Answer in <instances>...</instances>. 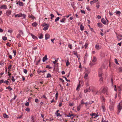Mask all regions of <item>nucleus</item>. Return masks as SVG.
Here are the masks:
<instances>
[{"instance_id": "1", "label": "nucleus", "mask_w": 122, "mask_h": 122, "mask_svg": "<svg viewBox=\"0 0 122 122\" xmlns=\"http://www.w3.org/2000/svg\"><path fill=\"white\" fill-rule=\"evenodd\" d=\"M107 88L106 87H103L101 88L99 91V93H105L107 91Z\"/></svg>"}, {"instance_id": "2", "label": "nucleus", "mask_w": 122, "mask_h": 122, "mask_svg": "<svg viewBox=\"0 0 122 122\" xmlns=\"http://www.w3.org/2000/svg\"><path fill=\"white\" fill-rule=\"evenodd\" d=\"M117 114L119 115V113L122 108V103L120 102L118 103L117 107Z\"/></svg>"}, {"instance_id": "3", "label": "nucleus", "mask_w": 122, "mask_h": 122, "mask_svg": "<svg viewBox=\"0 0 122 122\" xmlns=\"http://www.w3.org/2000/svg\"><path fill=\"white\" fill-rule=\"evenodd\" d=\"M97 61V59L95 56H93V59L92 62L90 63V65L92 66L95 64V62Z\"/></svg>"}, {"instance_id": "4", "label": "nucleus", "mask_w": 122, "mask_h": 122, "mask_svg": "<svg viewBox=\"0 0 122 122\" xmlns=\"http://www.w3.org/2000/svg\"><path fill=\"white\" fill-rule=\"evenodd\" d=\"M90 115L91 116H92V117L93 116H94V117H92L91 118H95L99 116L97 114L95 113H92L91 114H90Z\"/></svg>"}, {"instance_id": "5", "label": "nucleus", "mask_w": 122, "mask_h": 122, "mask_svg": "<svg viewBox=\"0 0 122 122\" xmlns=\"http://www.w3.org/2000/svg\"><path fill=\"white\" fill-rule=\"evenodd\" d=\"M109 108L110 111H112L114 108L113 103H111L109 107Z\"/></svg>"}, {"instance_id": "6", "label": "nucleus", "mask_w": 122, "mask_h": 122, "mask_svg": "<svg viewBox=\"0 0 122 122\" xmlns=\"http://www.w3.org/2000/svg\"><path fill=\"white\" fill-rule=\"evenodd\" d=\"M99 76V77H102V70L101 69H99L98 71Z\"/></svg>"}, {"instance_id": "7", "label": "nucleus", "mask_w": 122, "mask_h": 122, "mask_svg": "<svg viewBox=\"0 0 122 122\" xmlns=\"http://www.w3.org/2000/svg\"><path fill=\"white\" fill-rule=\"evenodd\" d=\"M11 11L9 10H7L6 12V14L7 16H9L11 14Z\"/></svg>"}, {"instance_id": "8", "label": "nucleus", "mask_w": 122, "mask_h": 122, "mask_svg": "<svg viewBox=\"0 0 122 122\" xmlns=\"http://www.w3.org/2000/svg\"><path fill=\"white\" fill-rule=\"evenodd\" d=\"M98 1V0H93L92 1L90 2V4L91 5H93L95 3L97 2Z\"/></svg>"}, {"instance_id": "9", "label": "nucleus", "mask_w": 122, "mask_h": 122, "mask_svg": "<svg viewBox=\"0 0 122 122\" xmlns=\"http://www.w3.org/2000/svg\"><path fill=\"white\" fill-rule=\"evenodd\" d=\"M20 17H22V19H24L26 17V15L24 14H22L21 13H20Z\"/></svg>"}, {"instance_id": "10", "label": "nucleus", "mask_w": 122, "mask_h": 122, "mask_svg": "<svg viewBox=\"0 0 122 122\" xmlns=\"http://www.w3.org/2000/svg\"><path fill=\"white\" fill-rule=\"evenodd\" d=\"M95 47L96 49L99 50L101 48V46L97 44L96 45Z\"/></svg>"}, {"instance_id": "11", "label": "nucleus", "mask_w": 122, "mask_h": 122, "mask_svg": "<svg viewBox=\"0 0 122 122\" xmlns=\"http://www.w3.org/2000/svg\"><path fill=\"white\" fill-rule=\"evenodd\" d=\"M0 8L1 9H6L7 8V7L5 5H2L0 6Z\"/></svg>"}, {"instance_id": "12", "label": "nucleus", "mask_w": 122, "mask_h": 122, "mask_svg": "<svg viewBox=\"0 0 122 122\" xmlns=\"http://www.w3.org/2000/svg\"><path fill=\"white\" fill-rule=\"evenodd\" d=\"M101 21L104 24L106 25V22L104 18H102L101 19Z\"/></svg>"}, {"instance_id": "13", "label": "nucleus", "mask_w": 122, "mask_h": 122, "mask_svg": "<svg viewBox=\"0 0 122 122\" xmlns=\"http://www.w3.org/2000/svg\"><path fill=\"white\" fill-rule=\"evenodd\" d=\"M45 39L46 40H47L50 37V35L48 34H46L45 35Z\"/></svg>"}, {"instance_id": "14", "label": "nucleus", "mask_w": 122, "mask_h": 122, "mask_svg": "<svg viewBox=\"0 0 122 122\" xmlns=\"http://www.w3.org/2000/svg\"><path fill=\"white\" fill-rule=\"evenodd\" d=\"M38 37L40 39H41L43 38V35L42 33H40L39 34Z\"/></svg>"}, {"instance_id": "15", "label": "nucleus", "mask_w": 122, "mask_h": 122, "mask_svg": "<svg viewBox=\"0 0 122 122\" xmlns=\"http://www.w3.org/2000/svg\"><path fill=\"white\" fill-rule=\"evenodd\" d=\"M30 35H31V36H32V38L33 39L35 40L36 39H38L37 37L36 36H35V35H33L31 33L30 34Z\"/></svg>"}, {"instance_id": "16", "label": "nucleus", "mask_w": 122, "mask_h": 122, "mask_svg": "<svg viewBox=\"0 0 122 122\" xmlns=\"http://www.w3.org/2000/svg\"><path fill=\"white\" fill-rule=\"evenodd\" d=\"M47 59V56L46 55H45V56L43 57L42 61L43 62H45Z\"/></svg>"}, {"instance_id": "17", "label": "nucleus", "mask_w": 122, "mask_h": 122, "mask_svg": "<svg viewBox=\"0 0 122 122\" xmlns=\"http://www.w3.org/2000/svg\"><path fill=\"white\" fill-rule=\"evenodd\" d=\"M82 107L81 105L80 104L79 106L77 107V110L78 111H79L81 109V107Z\"/></svg>"}, {"instance_id": "18", "label": "nucleus", "mask_w": 122, "mask_h": 122, "mask_svg": "<svg viewBox=\"0 0 122 122\" xmlns=\"http://www.w3.org/2000/svg\"><path fill=\"white\" fill-rule=\"evenodd\" d=\"M6 89H8L9 90V91H10L13 90V89L11 88L10 86H9L8 87H7L6 88Z\"/></svg>"}, {"instance_id": "19", "label": "nucleus", "mask_w": 122, "mask_h": 122, "mask_svg": "<svg viewBox=\"0 0 122 122\" xmlns=\"http://www.w3.org/2000/svg\"><path fill=\"white\" fill-rule=\"evenodd\" d=\"M102 110L103 112H105L106 109L105 106H102Z\"/></svg>"}, {"instance_id": "20", "label": "nucleus", "mask_w": 122, "mask_h": 122, "mask_svg": "<svg viewBox=\"0 0 122 122\" xmlns=\"http://www.w3.org/2000/svg\"><path fill=\"white\" fill-rule=\"evenodd\" d=\"M116 12L117 15L118 16H120V15L121 14V12L120 11H116Z\"/></svg>"}, {"instance_id": "21", "label": "nucleus", "mask_w": 122, "mask_h": 122, "mask_svg": "<svg viewBox=\"0 0 122 122\" xmlns=\"http://www.w3.org/2000/svg\"><path fill=\"white\" fill-rule=\"evenodd\" d=\"M49 27V25H47L45 26L43 29V30H47Z\"/></svg>"}, {"instance_id": "22", "label": "nucleus", "mask_w": 122, "mask_h": 122, "mask_svg": "<svg viewBox=\"0 0 122 122\" xmlns=\"http://www.w3.org/2000/svg\"><path fill=\"white\" fill-rule=\"evenodd\" d=\"M3 117L5 118H8L9 117L8 115H7L5 114H4L3 115Z\"/></svg>"}, {"instance_id": "23", "label": "nucleus", "mask_w": 122, "mask_h": 122, "mask_svg": "<svg viewBox=\"0 0 122 122\" xmlns=\"http://www.w3.org/2000/svg\"><path fill=\"white\" fill-rule=\"evenodd\" d=\"M73 116V115L72 114H71L69 113L68 114L66 115V116L68 117H71Z\"/></svg>"}, {"instance_id": "24", "label": "nucleus", "mask_w": 122, "mask_h": 122, "mask_svg": "<svg viewBox=\"0 0 122 122\" xmlns=\"http://www.w3.org/2000/svg\"><path fill=\"white\" fill-rule=\"evenodd\" d=\"M97 25L98 27H102V24L99 23H97Z\"/></svg>"}, {"instance_id": "25", "label": "nucleus", "mask_w": 122, "mask_h": 122, "mask_svg": "<svg viewBox=\"0 0 122 122\" xmlns=\"http://www.w3.org/2000/svg\"><path fill=\"white\" fill-rule=\"evenodd\" d=\"M28 17L29 18H31L32 19H34L35 18V17L33 15H29Z\"/></svg>"}, {"instance_id": "26", "label": "nucleus", "mask_w": 122, "mask_h": 122, "mask_svg": "<svg viewBox=\"0 0 122 122\" xmlns=\"http://www.w3.org/2000/svg\"><path fill=\"white\" fill-rule=\"evenodd\" d=\"M88 56V55L86 53L85 54V56L84 57V59L86 60Z\"/></svg>"}, {"instance_id": "27", "label": "nucleus", "mask_w": 122, "mask_h": 122, "mask_svg": "<svg viewBox=\"0 0 122 122\" xmlns=\"http://www.w3.org/2000/svg\"><path fill=\"white\" fill-rule=\"evenodd\" d=\"M80 30H84V27L82 25V24H81L80 25Z\"/></svg>"}, {"instance_id": "28", "label": "nucleus", "mask_w": 122, "mask_h": 122, "mask_svg": "<svg viewBox=\"0 0 122 122\" xmlns=\"http://www.w3.org/2000/svg\"><path fill=\"white\" fill-rule=\"evenodd\" d=\"M80 84H79L78 85L76 88V90H79V89L80 88Z\"/></svg>"}, {"instance_id": "29", "label": "nucleus", "mask_w": 122, "mask_h": 122, "mask_svg": "<svg viewBox=\"0 0 122 122\" xmlns=\"http://www.w3.org/2000/svg\"><path fill=\"white\" fill-rule=\"evenodd\" d=\"M37 25V23L36 22H34L32 24V25L33 26L36 27Z\"/></svg>"}, {"instance_id": "30", "label": "nucleus", "mask_w": 122, "mask_h": 122, "mask_svg": "<svg viewBox=\"0 0 122 122\" xmlns=\"http://www.w3.org/2000/svg\"><path fill=\"white\" fill-rule=\"evenodd\" d=\"M50 16H51V19H52L53 18H54L55 17L54 15L53 14H50Z\"/></svg>"}, {"instance_id": "31", "label": "nucleus", "mask_w": 122, "mask_h": 122, "mask_svg": "<svg viewBox=\"0 0 122 122\" xmlns=\"http://www.w3.org/2000/svg\"><path fill=\"white\" fill-rule=\"evenodd\" d=\"M66 20V19L64 18H62V20H61L60 21L61 22L64 23L65 22V21Z\"/></svg>"}, {"instance_id": "32", "label": "nucleus", "mask_w": 122, "mask_h": 122, "mask_svg": "<svg viewBox=\"0 0 122 122\" xmlns=\"http://www.w3.org/2000/svg\"><path fill=\"white\" fill-rule=\"evenodd\" d=\"M4 62L3 61H1L0 62V65L1 66H3L4 65Z\"/></svg>"}, {"instance_id": "33", "label": "nucleus", "mask_w": 122, "mask_h": 122, "mask_svg": "<svg viewBox=\"0 0 122 122\" xmlns=\"http://www.w3.org/2000/svg\"><path fill=\"white\" fill-rule=\"evenodd\" d=\"M31 121L32 122H34V117L33 116H32L31 117Z\"/></svg>"}, {"instance_id": "34", "label": "nucleus", "mask_w": 122, "mask_h": 122, "mask_svg": "<svg viewBox=\"0 0 122 122\" xmlns=\"http://www.w3.org/2000/svg\"><path fill=\"white\" fill-rule=\"evenodd\" d=\"M2 39L3 40L6 41L7 39V38L6 36H3L2 37Z\"/></svg>"}, {"instance_id": "35", "label": "nucleus", "mask_w": 122, "mask_h": 122, "mask_svg": "<svg viewBox=\"0 0 122 122\" xmlns=\"http://www.w3.org/2000/svg\"><path fill=\"white\" fill-rule=\"evenodd\" d=\"M49 25L48 24H47L45 23H44L43 24V25H42V26H47V25Z\"/></svg>"}, {"instance_id": "36", "label": "nucleus", "mask_w": 122, "mask_h": 122, "mask_svg": "<svg viewBox=\"0 0 122 122\" xmlns=\"http://www.w3.org/2000/svg\"><path fill=\"white\" fill-rule=\"evenodd\" d=\"M92 91L93 92V93L95 94H97L98 93V92H99V91L98 92V91H94L93 90H92Z\"/></svg>"}, {"instance_id": "37", "label": "nucleus", "mask_w": 122, "mask_h": 122, "mask_svg": "<svg viewBox=\"0 0 122 122\" xmlns=\"http://www.w3.org/2000/svg\"><path fill=\"white\" fill-rule=\"evenodd\" d=\"M51 77V75L50 73H48L47 76L46 78Z\"/></svg>"}, {"instance_id": "38", "label": "nucleus", "mask_w": 122, "mask_h": 122, "mask_svg": "<svg viewBox=\"0 0 122 122\" xmlns=\"http://www.w3.org/2000/svg\"><path fill=\"white\" fill-rule=\"evenodd\" d=\"M18 4L20 6H23L24 5L23 3L22 2H20Z\"/></svg>"}, {"instance_id": "39", "label": "nucleus", "mask_w": 122, "mask_h": 122, "mask_svg": "<svg viewBox=\"0 0 122 122\" xmlns=\"http://www.w3.org/2000/svg\"><path fill=\"white\" fill-rule=\"evenodd\" d=\"M92 86H90L89 87L88 89H87V90H88V91H89V92H90V91H91L92 90Z\"/></svg>"}, {"instance_id": "40", "label": "nucleus", "mask_w": 122, "mask_h": 122, "mask_svg": "<svg viewBox=\"0 0 122 122\" xmlns=\"http://www.w3.org/2000/svg\"><path fill=\"white\" fill-rule=\"evenodd\" d=\"M20 13H19V14H18L17 15H15V17H20Z\"/></svg>"}, {"instance_id": "41", "label": "nucleus", "mask_w": 122, "mask_h": 122, "mask_svg": "<svg viewBox=\"0 0 122 122\" xmlns=\"http://www.w3.org/2000/svg\"><path fill=\"white\" fill-rule=\"evenodd\" d=\"M63 77L64 78H65V79L66 81H69V82H70V80H68L67 79V78L65 76H63Z\"/></svg>"}, {"instance_id": "42", "label": "nucleus", "mask_w": 122, "mask_h": 122, "mask_svg": "<svg viewBox=\"0 0 122 122\" xmlns=\"http://www.w3.org/2000/svg\"><path fill=\"white\" fill-rule=\"evenodd\" d=\"M60 19V17H57L55 20V21L56 22L58 21Z\"/></svg>"}, {"instance_id": "43", "label": "nucleus", "mask_w": 122, "mask_h": 122, "mask_svg": "<svg viewBox=\"0 0 122 122\" xmlns=\"http://www.w3.org/2000/svg\"><path fill=\"white\" fill-rule=\"evenodd\" d=\"M58 59H59L58 58H57V59L56 60L54 61H53V63H54L55 64L56 63V62H57V61H58Z\"/></svg>"}, {"instance_id": "44", "label": "nucleus", "mask_w": 122, "mask_h": 122, "mask_svg": "<svg viewBox=\"0 0 122 122\" xmlns=\"http://www.w3.org/2000/svg\"><path fill=\"white\" fill-rule=\"evenodd\" d=\"M74 104V103H69V105L70 106H73Z\"/></svg>"}, {"instance_id": "45", "label": "nucleus", "mask_w": 122, "mask_h": 122, "mask_svg": "<svg viewBox=\"0 0 122 122\" xmlns=\"http://www.w3.org/2000/svg\"><path fill=\"white\" fill-rule=\"evenodd\" d=\"M4 83H6L7 85H8L9 82L7 80L4 81Z\"/></svg>"}, {"instance_id": "46", "label": "nucleus", "mask_w": 122, "mask_h": 122, "mask_svg": "<svg viewBox=\"0 0 122 122\" xmlns=\"http://www.w3.org/2000/svg\"><path fill=\"white\" fill-rule=\"evenodd\" d=\"M101 77L99 79V81L101 82V83L102 81L103 80V77Z\"/></svg>"}, {"instance_id": "47", "label": "nucleus", "mask_w": 122, "mask_h": 122, "mask_svg": "<svg viewBox=\"0 0 122 122\" xmlns=\"http://www.w3.org/2000/svg\"><path fill=\"white\" fill-rule=\"evenodd\" d=\"M114 60L115 61V62L118 65L119 64L117 62V60L115 58Z\"/></svg>"}, {"instance_id": "48", "label": "nucleus", "mask_w": 122, "mask_h": 122, "mask_svg": "<svg viewBox=\"0 0 122 122\" xmlns=\"http://www.w3.org/2000/svg\"><path fill=\"white\" fill-rule=\"evenodd\" d=\"M21 36L20 34H18L17 36V37L18 38H19Z\"/></svg>"}, {"instance_id": "49", "label": "nucleus", "mask_w": 122, "mask_h": 122, "mask_svg": "<svg viewBox=\"0 0 122 122\" xmlns=\"http://www.w3.org/2000/svg\"><path fill=\"white\" fill-rule=\"evenodd\" d=\"M117 39L118 41H120L122 39V37H119L118 36L117 37Z\"/></svg>"}, {"instance_id": "50", "label": "nucleus", "mask_w": 122, "mask_h": 122, "mask_svg": "<svg viewBox=\"0 0 122 122\" xmlns=\"http://www.w3.org/2000/svg\"><path fill=\"white\" fill-rule=\"evenodd\" d=\"M68 47H69L70 49H71L72 48V45L71 44H69L68 45Z\"/></svg>"}, {"instance_id": "51", "label": "nucleus", "mask_w": 122, "mask_h": 122, "mask_svg": "<svg viewBox=\"0 0 122 122\" xmlns=\"http://www.w3.org/2000/svg\"><path fill=\"white\" fill-rule=\"evenodd\" d=\"M11 80L13 82L15 81V80L13 76H12Z\"/></svg>"}, {"instance_id": "52", "label": "nucleus", "mask_w": 122, "mask_h": 122, "mask_svg": "<svg viewBox=\"0 0 122 122\" xmlns=\"http://www.w3.org/2000/svg\"><path fill=\"white\" fill-rule=\"evenodd\" d=\"M13 52L15 56L16 54V50H14Z\"/></svg>"}, {"instance_id": "53", "label": "nucleus", "mask_w": 122, "mask_h": 122, "mask_svg": "<svg viewBox=\"0 0 122 122\" xmlns=\"http://www.w3.org/2000/svg\"><path fill=\"white\" fill-rule=\"evenodd\" d=\"M85 103L84 102V101L83 100H82L81 101V104H84Z\"/></svg>"}, {"instance_id": "54", "label": "nucleus", "mask_w": 122, "mask_h": 122, "mask_svg": "<svg viewBox=\"0 0 122 122\" xmlns=\"http://www.w3.org/2000/svg\"><path fill=\"white\" fill-rule=\"evenodd\" d=\"M23 70V72L25 74H26L27 73V71L26 70V69H24Z\"/></svg>"}, {"instance_id": "55", "label": "nucleus", "mask_w": 122, "mask_h": 122, "mask_svg": "<svg viewBox=\"0 0 122 122\" xmlns=\"http://www.w3.org/2000/svg\"><path fill=\"white\" fill-rule=\"evenodd\" d=\"M25 110L27 112H28L30 111V109L29 108H27L25 109Z\"/></svg>"}, {"instance_id": "56", "label": "nucleus", "mask_w": 122, "mask_h": 122, "mask_svg": "<svg viewBox=\"0 0 122 122\" xmlns=\"http://www.w3.org/2000/svg\"><path fill=\"white\" fill-rule=\"evenodd\" d=\"M81 13H83L84 14H85V12L84 10H81Z\"/></svg>"}, {"instance_id": "57", "label": "nucleus", "mask_w": 122, "mask_h": 122, "mask_svg": "<svg viewBox=\"0 0 122 122\" xmlns=\"http://www.w3.org/2000/svg\"><path fill=\"white\" fill-rule=\"evenodd\" d=\"M11 67H12V65H10L8 67V69H9V70H10V69H11Z\"/></svg>"}, {"instance_id": "58", "label": "nucleus", "mask_w": 122, "mask_h": 122, "mask_svg": "<svg viewBox=\"0 0 122 122\" xmlns=\"http://www.w3.org/2000/svg\"><path fill=\"white\" fill-rule=\"evenodd\" d=\"M100 7V5H99V4L98 3H97V5H96V7L97 8H99Z\"/></svg>"}, {"instance_id": "59", "label": "nucleus", "mask_w": 122, "mask_h": 122, "mask_svg": "<svg viewBox=\"0 0 122 122\" xmlns=\"http://www.w3.org/2000/svg\"><path fill=\"white\" fill-rule=\"evenodd\" d=\"M70 64V63L68 61H67L66 62V65L67 66H68Z\"/></svg>"}, {"instance_id": "60", "label": "nucleus", "mask_w": 122, "mask_h": 122, "mask_svg": "<svg viewBox=\"0 0 122 122\" xmlns=\"http://www.w3.org/2000/svg\"><path fill=\"white\" fill-rule=\"evenodd\" d=\"M84 92L85 93H86L87 92H89V91H88L87 89H86L84 90Z\"/></svg>"}, {"instance_id": "61", "label": "nucleus", "mask_w": 122, "mask_h": 122, "mask_svg": "<svg viewBox=\"0 0 122 122\" xmlns=\"http://www.w3.org/2000/svg\"><path fill=\"white\" fill-rule=\"evenodd\" d=\"M88 76V74L86 73L85 75L84 78H85L86 77H87Z\"/></svg>"}, {"instance_id": "62", "label": "nucleus", "mask_w": 122, "mask_h": 122, "mask_svg": "<svg viewBox=\"0 0 122 122\" xmlns=\"http://www.w3.org/2000/svg\"><path fill=\"white\" fill-rule=\"evenodd\" d=\"M55 114H56V116L57 117H58L60 115V113H56Z\"/></svg>"}, {"instance_id": "63", "label": "nucleus", "mask_w": 122, "mask_h": 122, "mask_svg": "<svg viewBox=\"0 0 122 122\" xmlns=\"http://www.w3.org/2000/svg\"><path fill=\"white\" fill-rule=\"evenodd\" d=\"M86 106V107H87V106L88 105V103L87 102H86V103H85L84 104Z\"/></svg>"}, {"instance_id": "64", "label": "nucleus", "mask_w": 122, "mask_h": 122, "mask_svg": "<svg viewBox=\"0 0 122 122\" xmlns=\"http://www.w3.org/2000/svg\"><path fill=\"white\" fill-rule=\"evenodd\" d=\"M25 105L26 106H28L29 105V102H27L26 103Z\"/></svg>"}]
</instances>
